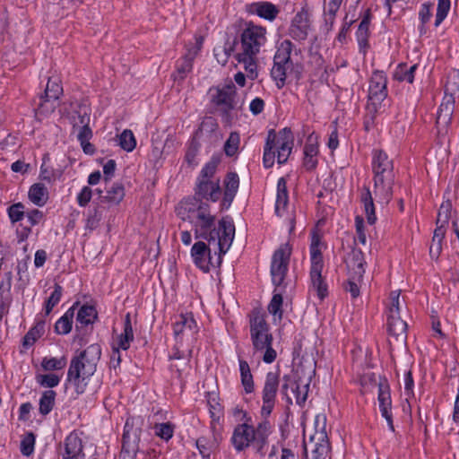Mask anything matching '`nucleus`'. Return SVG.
<instances>
[{"mask_svg":"<svg viewBox=\"0 0 459 459\" xmlns=\"http://www.w3.org/2000/svg\"><path fill=\"white\" fill-rule=\"evenodd\" d=\"M195 230V238H202L208 243L216 244L221 254H226L230 249L235 236V225L229 218H222L215 226V216L211 214L210 205L207 204L190 221Z\"/></svg>","mask_w":459,"mask_h":459,"instance_id":"1","label":"nucleus"},{"mask_svg":"<svg viewBox=\"0 0 459 459\" xmlns=\"http://www.w3.org/2000/svg\"><path fill=\"white\" fill-rule=\"evenodd\" d=\"M272 429V424L266 419L255 427L251 418H247L245 422L235 426L230 443L238 453L252 446L256 454L264 456L268 437L273 432Z\"/></svg>","mask_w":459,"mask_h":459,"instance_id":"2","label":"nucleus"},{"mask_svg":"<svg viewBox=\"0 0 459 459\" xmlns=\"http://www.w3.org/2000/svg\"><path fill=\"white\" fill-rule=\"evenodd\" d=\"M100 356V345L93 343L71 359L67 371V381L74 386V390L78 394L85 392L86 380L96 372Z\"/></svg>","mask_w":459,"mask_h":459,"instance_id":"3","label":"nucleus"},{"mask_svg":"<svg viewBox=\"0 0 459 459\" xmlns=\"http://www.w3.org/2000/svg\"><path fill=\"white\" fill-rule=\"evenodd\" d=\"M374 194L377 202L388 204L393 197L394 172L393 160L380 150L373 152Z\"/></svg>","mask_w":459,"mask_h":459,"instance_id":"4","label":"nucleus"},{"mask_svg":"<svg viewBox=\"0 0 459 459\" xmlns=\"http://www.w3.org/2000/svg\"><path fill=\"white\" fill-rule=\"evenodd\" d=\"M250 339L254 353L264 351L263 361L273 363L277 357L273 348V336L270 332V325L265 316L258 310H254L249 316Z\"/></svg>","mask_w":459,"mask_h":459,"instance_id":"5","label":"nucleus"},{"mask_svg":"<svg viewBox=\"0 0 459 459\" xmlns=\"http://www.w3.org/2000/svg\"><path fill=\"white\" fill-rule=\"evenodd\" d=\"M293 141L291 130L288 127L283 128L278 134L273 129L269 130L264 147V166L266 169L272 168L276 153L278 163L284 164L291 152Z\"/></svg>","mask_w":459,"mask_h":459,"instance_id":"6","label":"nucleus"},{"mask_svg":"<svg viewBox=\"0 0 459 459\" xmlns=\"http://www.w3.org/2000/svg\"><path fill=\"white\" fill-rule=\"evenodd\" d=\"M292 51L293 45L291 41L285 39L280 44L274 55L271 76L279 90L285 86L287 74L293 70Z\"/></svg>","mask_w":459,"mask_h":459,"instance_id":"7","label":"nucleus"},{"mask_svg":"<svg viewBox=\"0 0 459 459\" xmlns=\"http://www.w3.org/2000/svg\"><path fill=\"white\" fill-rule=\"evenodd\" d=\"M236 97L237 89L231 81L215 88V94L212 95V102L220 108L222 122L226 125L231 124L233 117L230 112L237 108Z\"/></svg>","mask_w":459,"mask_h":459,"instance_id":"8","label":"nucleus"},{"mask_svg":"<svg viewBox=\"0 0 459 459\" xmlns=\"http://www.w3.org/2000/svg\"><path fill=\"white\" fill-rule=\"evenodd\" d=\"M266 40L265 28L249 23L241 33V52L238 54L242 55L244 58L256 56Z\"/></svg>","mask_w":459,"mask_h":459,"instance_id":"9","label":"nucleus"},{"mask_svg":"<svg viewBox=\"0 0 459 459\" xmlns=\"http://www.w3.org/2000/svg\"><path fill=\"white\" fill-rule=\"evenodd\" d=\"M280 387V370L269 371L265 375L262 389L261 415L267 418L273 411Z\"/></svg>","mask_w":459,"mask_h":459,"instance_id":"10","label":"nucleus"},{"mask_svg":"<svg viewBox=\"0 0 459 459\" xmlns=\"http://www.w3.org/2000/svg\"><path fill=\"white\" fill-rule=\"evenodd\" d=\"M386 84L387 79L385 74L378 70L374 71L368 87V109L371 112L377 113L381 103L386 99Z\"/></svg>","mask_w":459,"mask_h":459,"instance_id":"11","label":"nucleus"},{"mask_svg":"<svg viewBox=\"0 0 459 459\" xmlns=\"http://www.w3.org/2000/svg\"><path fill=\"white\" fill-rule=\"evenodd\" d=\"M291 249L288 244H282L276 249L272 257L271 275L273 283L280 288L286 277Z\"/></svg>","mask_w":459,"mask_h":459,"instance_id":"12","label":"nucleus"},{"mask_svg":"<svg viewBox=\"0 0 459 459\" xmlns=\"http://www.w3.org/2000/svg\"><path fill=\"white\" fill-rule=\"evenodd\" d=\"M219 250L218 257L213 260L211 256V249L204 241L195 242L191 248V256L195 264L204 273L210 272L211 268L219 267L222 262V255Z\"/></svg>","mask_w":459,"mask_h":459,"instance_id":"13","label":"nucleus"},{"mask_svg":"<svg viewBox=\"0 0 459 459\" xmlns=\"http://www.w3.org/2000/svg\"><path fill=\"white\" fill-rule=\"evenodd\" d=\"M203 38H196L195 43L188 47L186 53L179 58L176 63V70L172 74L174 81L182 82L191 73L193 69V62L203 46Z\"/></svg>","mask_w":459,"mask_h":459,"instance_id":"14","label":"nucleus"},{"mask_svg":"<svg viewBox=\"0 0 459 459\" xmlns=\"http://www.w3.org/2000/svg\"><path fill=\"white\" fill-rule=\"evenodd\" d=\"M377 385L378 387L377 400L381 415L385 419L389 429L394 432V426L393 423V415L391 411L392 400L389 384L385 378L379 377V381L377 383Z\"/></svg>","mask_w":459,"mask_h":459,"instance_id":"15","label":"nucleus"},{"mask_svg":"<svg viewBox=\"0 0 459 459\" xmlns=\"http://www.w3.org/2000/svg\"><path fill=\"white\" fill-rule=\"evenodd\" d=\"M221 195L220 180L197 179L195 187V196L202 200L205 199L212 202H217Z\"/></svg>","mask_w":459,"mask_h":459,"instance_id":"16","label":"nucleus"},{"mask_svg":"<svg viewBox=\"0 0 459 459\" xmlns=\"http://www.w3.org/2000/svg\"><path fill=\"white\" fill-rule=\"evenodd\" d=\"M208 204L196 196L182 200L176 207V212L183 221H191Z\"/></svg>","mask_w":459,"mask_h":459,"instance_id":"17","label":"nucleus"},{"mask_svg":"<svg viewBox=\"0 0 459 459\" xmlns=\"http://www.w3.org/2000/svg\"><path fill=\"white\" fill-rule=\"evenodd\" d=\"M126 428L127 424L125 426L122 437V448L119 459H135L139 451L140 437L135 430H129Z\"/></svg>","mask_w":459,"mask_h":459,"instance_id":"18","label":"nucleus"},{"mask_svg":"<svg viewBox=\"0 0 459 459\" xmlns=\"http://www.w3.org/2000/svg\"><path fill=\"white\" fill-rule=\"evenodd\" d=\"M310 442L314 444L312 448V459H327L331 452V446L325 427L321 430H316L310 437Z\"/></svg>","mask_w":459,"mask_h":459,"instance_id":"19","label":"nucleus"},{"mask_svg":"<svg viewBox=\"0 0 459 459\" xmlns=\"http://www.w3.org/2000/svg\"><path fill=\"white\" fill-rule=\"evenodd\" d=\"M387 331L390 337L395 341L403 342L407 337V324L403 321L400 313L394 310L392 314H387Z\"/></svg>","mask_w":459,"mask_h":459,"instance_id":"20","label":"nucleus"},{"mask_svg":"<svg viewBox=\"0 0 459 459\" xmlns=\"http://www.w3.org/2000/svg\"><path fill=\"white\" fill-rule=\"evenodd\" d=\"M309 29L308 13L305 11L299 12L293 18L290 28V37L298 41L307 39Z\"/></svg>","mask_w":459,"mask_h":459,"instance_id":"21","label":"nucleus"},{"mask_svg":"<svg viewBox=\"0 0 459 459\" xmlns=\"http://www.w3.org/2000/svg\"><path fill=\"white\" fill-rule=\"evenodd\" d=\"M365 264L366 262L362 251L353 248L346 259L349 276H353L355 280H362L365 273Z\"/></svg>","mask_w":459,"mask_h":459,"instance_id":"22","label":"nucleus"},{"mask_svg":"<svg viewBox=\"0 0 459 459\" xmlns=\"http://www.w3.org/2000/svg\"><path fill=\"white\" fill-rule=\"evenodd\" d=\"M173 332L176 338L189 333L193 337L198 332L197 323L193 315L181 314L173 324Z\"/></svg>","mask_w":459,"mask_h":459,"instance_id":"23","label":"nucleus"},{"mask_svg":"<svg viewBox=\"0 0 459 459\" xmlns=\"http://www.w3.org/2000/svg\"><path fill=\"white\" fill-rule=\"evenodd\" d=\"M454 110L455 99L453 95L446 94L437 110L436 118L437 126L446 128L451 123Z\"/></svg>","mask_w":459,"mask_h":459,"instance_id":"24","label":"nucleus"},{"mask_svg":"<svg viewBox=\"0 0 459 459\" xmlns=\"http://www.w3.org/2000/svg\"><path fill=\"white\" fill-rule=\"evenodd\" d=\"M64 446L63 459H77L81 455L84 456L82 442L78 434L70 433L65 439Z\"/></svg>","mask_w":459,"mask_h":459,"instance_id":"25","label":"nucleus"},{"mask_svg":"<svg viewBox=\"0 0 459 459\" xmlns=\"http://www.w3.org/2000/svg\"><path fill=\"white\" fill-rule=\"evenodd\" d=\"M225 190L222 204H228L227 207L232 203L239 186V178L236 172H230L226 175L225 180Z\"/></svg>","mask_w":459,"mask_h":459,"instance_id":"26","label":"nucleus"},{"mask_svg":"<svg viewBox=\"0 0 459 459\" xmlns=\"http://www.w3.org/2000/svg\"><path fill=\"white\" fill-rule=\"evenodd\" d=\"M289 203V195L287 189V181L284 178H280L277 182V195L275 203V212L278 216H282Z\"/></svg>","mask_w":459,"mask_h":459,"instance_id":"27","label":"nucleus"},{"mask_svg":"<svg viewBox=\"0 0 459 459\" xmlns=\"http://www.w3.org/2000/svg\"><path fill=\"white\" fill-rule=\"evenodd\" d=\"M370 18V11L367 10L356 33L359 46L360 49H363L364 53L366 52V48L368 47Z\"/></svg>","mask_w":459,"mask_h":459,"instance_id":"28","label":"nucleus"},{"mask_svg":"<svg viewBox=\"0 0 459 459\" xmlns=\"http://www.w3.org/2000/svg\"><path fill=\"white\" fill-rule=\"evenodd\" d=\"M98 316L97 311L93 306L83 305L77 313L76 328H82L94 323Z\"/></svg>","mask_w":459,"mask_h":459,"instance_id":"29","label":"nucleus"},{"mask_svg":"<svg viewBox=\"0 0 459 459\" xmlns=\"http://www.w3.org/2000/svg\"><path fill=\"white\" fill-rule=\"evenodd\" d=\"M360 201L364 204L365 213L367 217V221L368 224L373 225L377 221V216L375 212V205L373 202L372 194L368 186H364Z\"/></svg>","mask_w":459,"mask_h":459,"instance_id":"30","label":"nucleus"},{"mask_svg":"<svg viewBox=\"0 0 459 459\" xmlns=\"http://www.w3.org/2000/svg\"><path fill=\"white\" fill-rule=\"evenodd\" d=\"M28 195L34 204L43 206L48 199V191L44 184L35 183L30 187Z\"/></svg>","mask_w":459,"mask_h":459,"instance_id":"31","label":"nucleus"},{"mask_svg":"<svg viewBox=\"0 0 459 459\" xmlns=\"http://www.w3.org/2000/svg\"><path fill=\"white\" fill-rule=\"evenodd\" d=\"M320 236L314 233L310 244L311 268L324 267Z\"/></svg>","mask_w":459,"mask_h":459,"instance_id":"32","label":"nucleus"},{"mask_svg":"<svg viewBox=\"0 0 459 459\" xmlns=\"http://www.w3.org/2000/svg\"><path fill=\"white\" fill-rule=\"evenodd\" d=\"M134 341V331L131 323V316L127 313L124 319V331L118 336V348L126 351L130 347V343Z\"/></svg>","mask_w":459,"mask_h":459,"instance_id":"33","label":"nucleus"},{"mask_svg":"<svg viewBox=\"0 0 459 459\" xmlns=\"http://www.w3.org/2000/svg\"><path fill=\"white\" fill-rule=\"evenodd\" d=\"M239 371H240V378L241 384L244 387V390L247 394H251L255 390V383L253 375L251 373V369L247 361L239 359Z\"/></svg>","mask_w":459,"mask_h":459,"instance_id":"34","label":"nucleus"},{"mask_svg":"<svg viewBox=\"0 0 459 459\" xmlns=\"http://www.w3.org/2000/svg\"><path fill=\"white\" fill-rule=\"evenodd\" d=\"M324 267L310 268V279L313 287L316 290L317 296L324 299L327 296V285L322 277Z\"/></svg>","mask_w":459,"mask_h":459,"instance_id":"35","label":"nucleus"},{"mask_svg":"<svg viewBox=\"0 0 459 459\" xmlns=\"http://www.w3.org/2000/svg\"><path fill=\"white\" fill-rule=\"evenodd\" d=\"M56 100L50 98H45L44 95L39 97V101L35 108V115L39 119L48 117L52 114L56 106Z\"/></svg>","mask_w":459,"mask_h":459,"instance_id":"36","label":"nucleus"},{"mask_svg":"<svg viewBox=\"0 0 459 459\" xmlns=\"http://www.w3.org/2000/svg\"><path fill=\"white\" fill-rule=\"evenodd\" d=\"M98 193L100 198L112 204H119L125 196L124 186L119 183H115L108 188L105 196H101L102 191L98 190Z\"/></svg>","mask_w":459,"mask_h":459,"instance_id":"37","label":"nucleus"},{"mask_svg":"<svg viewBox=\"0 0 459 459\" xmlns=\"http://www.w3.org/2000/svg\"><path fill=\"white\" fill-rule=\"evenodd\" d=\"M417 69V65L410 67L406 64H400L397 65L394 73V79L399 82H407L412 83L414 80V73Z\"/></svg>","mask_w":459,"mask_h":459,"instance_id":"38","label":"nucleus"},{"mask_svg":"<svg viewBox=\"0 0 459 459\" xmlns=\"http://www.w3.org/2000/svg\"><path fill=\"white\" fill-rule=\"evenodd\" d=\"M74 315V307L69 308L55 325V332L57 334H67L72 330L73 318Z\"/></svg>","mask_w":459,"mask_h":459,"instance_id":"39","label":"nucleus"},{"mask_svg":"<svg viewBox=\"0 0 459 459\" xmlns=\"http://www.w3.org/2000/svg\"><path fill=\"white\" fill-rule=\"evenodd\" d=\"M56 393L54 390H47L43 392L39 399V413L43 416L48 415L55 405Z\"/></svg>","mask_w":459,"mask_h":459,"instance_id":"40","label":"nucleus"},{"mask_svg":"<svg viewBox=\"0 0 459 459\" xmlns=\"http://www.w3.org/2000/svg\"><path fill=\"white\" fill-rule=\"evenodd\" d=\"M279 288L276 287L274 294L268 305V311L273 316V320L281 321L282 319V303L283 299L281 292H276Z\"/></svg>","mask_w":459,"mask_h":459,"instance_id":"41","label":"nucleus"},{"mask_svg":"<svg viewBox=\"0 0 459 459\" xmlns=\"http://www.w3.org/2000/svg\"><path fill=\"white\" fill-rule=\"evenodd\" d=\"M63 94V87L61 85V81L58 77H49L45 91L42 95L45 98H50L57 100L60 96Z\"/></svg>","mask_w":459,"mask_h":459,"instance_id":"42","label":"nucleus"},{"mask_svg":"<svg viewBox=\"0 0 459 459\" xmlns=\"http://www.w3.org/2000/svg\"><path fill=\"white\" fill-rule=\"evenodd\" d=\"M45 331V322L39 321L32 328L29 330V332L23 337V346L30 347L32 346L35 342L41 337Z\"/></svg>","mask_w":459,"mask_h":459,"instance_id":"43","label":"nucleus"},{"mask_svg":"<svg viewBox=\"0 0 459 459\" xmlns=\"http://www.w3.org/2000/svg\"><path fill=\"white\" fill-rule=\"evenodd\" d=\"M63 170L60 169H53L46 166L45 162L40 167V179L48 183H53L61 178Z\"/></svg>","mask_w":459,"mask_h":459,"instance_id":"44","label":"nucleus"},{"mask_svg":"<svg viewBox=\"0 0 459 459\" xmlns=\"http://www.w3.org/2000/svg\"><path fill=\"white\" fill-rule=\"evenodd\" d=\"M118 144L124 151L132 152L136 146L133 132L129 129L124 130L118 136Z\"/></svg>","mask_w":459,"mask_h":459,"instance_id":"45","label":"nucleus"},{"mask_svg":"<svg viewBox=\"0 0 459 459\" xmlns=\"http://www.w3.org/2000/svg\"><path fill=\"white\" fill-rule=\"evenodd\" d=\"M67 360L65 356H62L59 359L45 357L42 359L41 367L44 370H58L62 369L66 366Z\"/></svg>","mask_w":459,"mask_h":459,"instance_id":"46","label":"nucleus"},{"mask_svg":"<svg viewBox=\"0 0 459 459\" xmlns=\"http://www.w3.org/2000/svg\"><path fill=\"white\" fill-rule=\"evenodd\" d=\"M63 293V288L58 283H56L54 286V290L47 299L45 304V314L48 315L52 311L55 306L58 304L61 299Z\"/></svg>","mask_w":459,"mask_h":459,"instance_id":"47","label":"nucleus"},{"mask_svg":"<svg viewBox=\"0 0 459 459\" xmlns=\"http://www.w3.org/2000/svg\"><path fill=\"white\" fill-rule=\"evenodd\" d=\"M256 13L260 17L272 21L278 14V9L271 3H262L257 5Z\"/></svg>","mask_w":459,"mask_h":459,"instance_id":"48","label":"nucleus"},{"mask_svg":"<svg viewBox=\"0 0 459 459\" xmlns=\"http://www.w3.org/2000/svg\"><path fill=\"white\" fill-rule=\"evenodd\" d=\"M452 208V203L449 200H446L441 204L437 212V224L448 225Z\"/></svg>","mask_w":459,"mask_h":459,"instance_id":"49","label":"nucleus"},{"mask_svg":"<svg viewBox=\"0 0 459 459\" xmlns=\"http://www.w3.org/2000/svg\"><path fill=\"white\" fill-rule=\"evenodd\" d=\"M451 7V1L450 0H438L437 2V13H436V20H435V26L437 27L441 24V22L446 19V17L448 14V12Z\"/></svg>","mask_w":459,"mask_h":459,"instance_id":"50","label":"nucleus"},{"mask_svg":"<svg viewBox=\"0 0 459 459\" xmlns=\"http://www.w3.org/2000/svg\"><path fill=\"white\" fill-rule=\"evenodd\" d=\"M155 435L168 441L173 437L174 426L170 422L158 423L154 426Z\"/></svg>","mask_w":459,"mask_h":459,"instance_id":"51","label":"nucleus"},{"mask_svg":"<svg viewBox=\"0 0 459 459\" xmlns=\"http://www.w3.org/2000/svg\"><path fill=\"white\" fill-rule=\"evenodd\" d=\"M35 445V435L32 432H29L21 441V453L24 456H30L34 452Z\"/></svg>","mask_w":459,"mask_h":459,"instance_id":"52","label":"nucleus"},{"mask_svg":"<svg viewBox=\"0 0 459 459\" xmlns=\"http://www.w3.org/2000/svg\"><path fill=\"white\" fill-rule=\"evenodd\" d=\"M239 144V134L236 132L230 133L228 140L224 144V151L227 156H233L236 154Z\"/></svg>","mask_w":459,"mask_h":459,"instance_id":"53","label":"nucleus"},{"mask_svg":"<svg viewBox=\"0 0 459 459\" xmlns=\"http://www.w3.org/2000/svg\"><path fill=\"white\" fill-rule=\"evenodd\" d=\"M218 163L219 160L217 159L212 158L204 166L197 179L212 180V177L216 172Z\"/></svg>","mask_w":459,"mask_h":459,"instance_id":"54","label":"nucleus"},{"mask_svg":"<svg viewBox=\"0 0 459 459\" xmlns=\"http://www.w3.org/2000/svg\"><path fill=\"white\" fill-rule=\"evenodd\" d=\"M8 215L12 222H18L25 216L24 206L22 203H17L8 208Z\"/></svg>","mask_w":459,"mask_h":459,"instance_id":"55","label":"nucleus"},{"mask_svg":"<svg viewBox=\"0 0 459 459\" xmlns=\"http://www.w3.org/2000/svg\"><path fill=\"white\" fill-rule=\"evenodd\" d=\"M307 388L308 385H303L302 389H300L299 385L297 383L291 384V391L294 394L296 403L299 405H302L307 397Z\"/></svg>","mask_w":459,"mask_h":459,"instance_id":"56","label":"nucleus"},{"mask_svg":"<svg viewBox=\"0 0 459 459\" xmlns=\"http://www.w3.org/2000/svg\"><path fill=\"white\" fill-rule=\"evenodd\" d=\"M38 382L42 386L52 388L59 384L60 379L55 374H46L39 376Z\"/></svg>","mask_w":459,"mask_h":459,"instance_id":"57","label":"nucleus"},{"mask_svg":"<svg viewBox=\"0 0 459 459\" xmlns=\"http://www.w3.org/2000/svg\"><path fill=\"white\" fill-rule=\"evenodd\" d=\"M355 227H356V241H359L361 245H366L367 237L364 230V221L360 216H357L355 218Z\"/></svg>","mask_w":459,"mask_h":459,"instance_id":"58","label":"nucleus"},{"mask_svg":"<svg viewBox=\"0 0 459 459\" xmlns=\"http://www.w3.org/2000/svg\"><path fill=\"white\" fill-rule=\"evenodd\" d=\"M432 4H423L421 9L419 13V17L421 22V26L420 28V33L425 31L424 25L429 21L432 16L431 13Z\"/></svg>","mask_w":459,"mask_h":459,"instance_id":"59","label":"nucleus"},{"mask_svg":"<svg viewBox=\"0 0 459 459\" xmlns=\"http://www.w3.org/2000/svg\"><path fill=\"white\" fill-rule=\"evenodd\" d=\"M318 152L316 138H314L313 135H309L304 147V154L317 157Z\"/></svg>","mask_w":459,"mask_h":459,"instance_id":"60","label":"nucleus"},{"mask_svg":"<svg viewBox=\"0 0 459 459\" xmlns=\"http://www.w3.org/2000/svg\"><path fill=\"white\" fill-rule=\"evenodd\" d=\"M362 280H355L353 276H349L348 281L345 285V290L351 293V296L353 299H356L359 296V287L358 285Z\"/></svg>","mask_w":459,"mask_h":459,"instance_id":"61","label":"nucleus"},{"mask_svg":"<svg viewBox=\"0 0 459 459\" xmlns=\"http://www.w3.org/2000/svg\"><path fill=\"white\" fill-rule=\"evenodd\" d=\"M92 190L89 186H83L77 195V203L81 207H85L91 201Z\"/></svg>","mask_w":459,"mask_h":459,"instance_id":"62","label":"nucleus"},{"mask_svg":"<svg viewBox=\"0 0 459 459\" xmlns=\"http://www.w3.org/2000/svg\"><path fill=\"white\" fill-rule=\"evenodd\" d=\"M26 216L30 226L39 224L44 217L43 212L38 209L28 212Z\"/></svg>","mask_w":459,"mask_h":459,"instance_id":"63","label":"nucleus"},{"mask_svg":"<svg viewBox=\"0 0 459 459\" xmlns=\"http://www.w3.org/2000/svg\"><path fill=\"white\" fill-rule=\"evenodd\" d=\"M92 137V131L89 125H85L84 126H79L77 138L80 143H83L84 142L90 141Z\"/></svg>","mask_w":459,"mask_h":459,"instance_id":"64","label":"nucleus"}]
</instances>
